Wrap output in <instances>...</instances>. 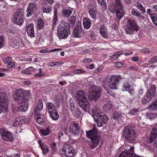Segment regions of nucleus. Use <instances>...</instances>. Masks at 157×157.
Masks as SVG:
<instances>
[{"label": "nucleus", "mask_w": 157, "mask_h": 157, "mask_svg": "<svg viewBox=\"0 0 157 157\" xmlns=\"http://www.w3.org/2000/svg\"><path fill=\"white\" fill-rule=\"evenodd\" d=\"M122 78V77L120 75H112L107 80L104 81L103 86L108 93L110 89H117L119 82Z\"/></svg>", "instance_id": "1"}, {"label": "nucleus", "mask_w": 157, "mask_h": 157, "mask_svg": "<svg viewBox=\"0 0 157 157\" xmlns=\"http://www.w3.org/2000/svg\"><path fill=\"white\" fill-rule=\"evenodd\" d=\"M92 117L97 126L101 127L103 125L102 123L105 124L107 122L108 118L106 115L102 113L99 108L96 107L92 110Z\"/></svg>", "instance_id": "2"}, {"label": "nucleus", "mask_w": 157, "mask_h": 157, "mask_svg": "<svg viewBox=\"0 0 157 157\" xmlns=\"http://www.w3.org/2000/svg\"><path fill=\"white\" fill-rule=\"evenodd\" d=\"M76 98L79 106L84 111H86L90 103L84 92L82 90H78L76 93Z\"/></svg>", "instance_id": "3"}, {"label": "nucleus", "mask_w": 157, "mask_h": 157, "mask_svg": "<svg viewBox=\"0 0 157 157\" xmlns=\"http://www.w3.org/2000/svg\"><path fill=\"white\" fill-rule=\"evenodd\" d=\"M43 102L41 99H40L38 103L35 108V119L36 122L41 124H43L46 121V118L41 114L40 113V111L43 109Z\"/></svg>", "instance_id": "4"}, {"label": "nucleus", "mask_w": 157, "mask_h": 157, "mask_svg": "<svg viewBox=\"0 0 157 157\" xmlns=\"http://www.w3.org/2000/svg\"><path fill=\"white\" fill-rule=\"evenodd\" d=\"M86 136L91 141L92 148H94L98 145L101 137L98 135V131L95 129H94L89 131L86 132Z\"/></svg>", "instance_id": "5"}, {"label": "nucleus", "mask_w": 157, "mask_h": 157, "mask_svg": "<svg viewBox=\"0 0 157 157\" xmlns=\"http://www.w3.org/2000/svg\"><path fill=\"white\" fill-rule=\"evenodd\" d=\"M67 23L59 25L57 29V35L60 39H66L70 33L69 28Z\"/></svg>", "instance_id": "6"}, {"label": "nucleus", "mask_w": 157, "mask_h": 157, "mask_svg": "<svg viewBox=\"0 0 157 157\" xmlns=\"http://www.w3.org/2000/svg\"><path fill=\"white\" fill-rule=\"evenodd\" d=\"M109 9L112 13H114L115 12H116L117 17L119 20L121 19L124 14L123 6L120 0H116L114 5V8L113 9L110 6Z\"/></svg>", "instance_id": "7"}, {"label": "nucleus", "mask_w": 157, "mask_h": 157, "mask_svg": "<svg viewBox=\"0 0 157 157\" xmlns=\"http://www.w3.org/2000/svg\"><path fill=\"white\" fill-rule=\"evenodd\" d=\"M123 135L126 139L130 141H134L136 137L135 131L129 125L125 127L123 130Z\"/></svg>", "instance_id": "8"}, {"label": "nucleus", "mask_w": 157, "mask_h": 157, "mask_svg": "<svg viewBox=\"0 0 157 157\" xmlns=\"http://www.w3.org/2000/svg\"><path fill=\"white\" fill-rule=\"evenodd\" d=\"M8 99L6 94L0 93V113L7 110L8 107Z\"/></svg>", "instance_id": "9"}, {"label": "nucleus", "mask_w": 157, "mask_h": 157, "mask_svg": "<svg viewBox=\"0 0 157 157\" xmlns=\"http://www.w3.org/2000/svg\"><path fill=\"white\" fill-rule=\"evenodd\" d=\"M138 30V25L135 20H130L127 21V25L125 29L127 34L132 35L134 30L137 31Z\"/></svg>", "instance_id": "10"}, {"label": "nucleus", "mask_w": 157, "mask_h": 157, "mask_svg": "<svg viewBox=\"0 0 157 157\" xmlns=\"http://www.w3.org/2000/svg\"><path fill=\"white\" fill-rule=\"evenodd\" d=\"M24 14L22 10L18 9L13 18V21L14 23L17 25L21 26L24 23Z\"/></svg>", "instance_id": "11"}, {"label": "nucleus", "mask_w": 157, "mask_h": 157, "mask_svg": "<svg viewBox=\"0 0 157 157\" xmlns=\"http://www.w3.org/2000/svg\"><path fill=\"white\" fill-rule=\"evenodd\" d=\"M89 97L92 100L96 101L101 95L100 89L96 86L90 87L89 88Z\"/></svg>", "instance_id": "12"}, {"label": "nucleus", "mask_w": 157, "mask_h": 157, "mask_svg": "<svg viewBox=\"0 0 157 157\" xmlns=\"http://www.w3.org/2000/svg\"><path fill=\"white\" fill-rule=\"evenodd\" d=\"M60 151L67 157H72L74 155V149L70 145L65 143L62 149H60Z\"/></svg>", "instance_id": "13"}, {"label": "nucleus", "mask_w": 157, "mask_h": 157, "mask_svg": "<svg viewBox=\"0 0 157 157\" xmlns=\"http://www.w3.org/2000/svg\"><path fill=\"white\" fill-rule=\"evenodd\" d=\"M16 102L18 103V109L20 111L25 112L28 109L29 104L28 101L25 99H14Z\"/></svg>", "instance_id": "14"}, {"label": "nucleus", "mask_w": 157, "mask_h": 157, "mask_svg": "<svg viewBox=\"0 0 157 157\" xmlns=\"http://www.w3.org/2000/svg\"><path fill=\"white\" fill-rule=\"evenodd\" d=\"M30 90H26L23 89L17 90L13 95L14 99H25V97L29 96L30 93Z\"/></svg>", "instance_id": "15"}, {"label": "nucleus", "mask_w": 157, "mask_h": 157, "mask_svg": "<svg viewBox=\"0 0 157 157\" xmlns=\"http://www.w3.org/2000/svg\"><path fill=\"white\" fill-rule=\"evenodd\" d=\"M0 133L2 139L6 141H12L13 137L11 133L2 128H0Z\"/></svg>", "instance_id": "16"}, {"label": "nucleus", "mask_w": 157, "mask_h": 157, "mask_svg": "<svg viewBox=\"0 0 157 157\" xmlns=\"http://www.w3.org/2000/svg\"><path fill=\"white\" fill-rule=\"evenodd\" d=\"M12 42L13 47L19 48L20 49L25 47V45L22 40L17 37L13 38Z\"/></svg>", "instance_id": "17"}, {"label": "nucleus", "mask_w": 157, "mask_h": 157, "mask_svg": "<svg viewBox=\"0 0 157 157\" xmlns=\"http://www.w3.org/2000/svg\"><path fill=\"white\" fill-rule=\"evenodd\" d=\"M36 10L37 5L34 2L30 3L27 9L26 16L27 17L31 16Z\"/></svg>", "instance_id": "18"}, {"label": "nucleus", "mask_w": 157, "mask_h": 157, "mask_svg": "<svg viewBox=\"0 0 157 157\" xmlns=\"http://www.w3.org/2000/svg\"><path fill=\"white\" fill-rule=\"evenodd\" d=\"M121 90L123 91H128L131 94H133L134 92L133 88L131 86V84L128 82L123 83Z\"/></svg>", "instance_id": "19"}, {"label": "nucleus", "mask_w": 157, "mask_h": 157, "mask_svg": "<svg viewBox=\"0 0 157 157\" xmlns=\"http://www.w3.org/2000/svg\"><path fill=\"white\" fill-rule=\"evenodd\" d=\"M157 137V128H152L151 132L150 135L147 139V143H152Z\"/></svg>", "instance_id": "20"}, {"label": "nucleus", "mask_w": 157, "mask_h": 157, "mask_svg": "<svg viewBox=\"0 0 157 157\" xmlns=\"http://www.w3.org/2000/svg\"><path fill=\"white\" fill-rule=\"evenodd\" d=\"M70 131L73 134L77 135L79 133V126L75 122H72L70 126Z\"/></svg>", "instance_id": "21"}, {"label": "nucleus", "mask_w": 157, "mask_h": 157, "mask_svg": "<svg viewBox=\"0 0 157 157\" xmlns=\"http://www.w3.org/2000/svg\"><path fill=\"white\" fill-rule=\"evenodd\" d=\"M25 118L24 117H19L16 118L15 121L13 122V125L15 127H18L21 124L25 123Z\"/></svg>", "instance_id": "22"}, {"label": "nucleus", "mask_w": 157, "mask_h": 157, "mask_svg": "<svg viewBox=\"0 0 157 157\" xmlns=\"http://www.w3.org/2000/svg\"><path fill=\"white\" fill-rule=\"evenodd\" d=\"M26 30L27 34L29 36L31 37H34V25L33 24H29L27 26Z\"/></svg>", "instance_id": "23"}, {"label": "nucleus", "mask_w": 157, "mask_h": 157, "mask_svg": "<svg viewBox=\"0 0 157 157\" xmlns=\"http://www.w3.org/2000/svg\"><path fill=\"white\" fill-rule=\"evenodd\" d=\"M100 34L104 38H108L107 30L106 27L104 25H101L99 29Z\"/></svg>", "instance_id": "24"}, {"label": "nucleus", "mask_w": 157, "mask_h": 157, "mask_svg": "<svg viewBox=\"0 0 157 157\" xmlns=\"http://www.w3.org/2000/svg\"><path fill=\"white\" fill-rule=\"evenodd\" d=\"M132 14L134 16L138 17V19L140 21H144V17L141 15L139 11H137L135 9H133L131 11Z\"/></svg>", "instance_id": "25"}, {"label": "nucleus", "mask_w": 157, "mask_h": 157, "mask_svg": "<svg viewBox=\"0 0 157 157\" xmlns=\"http://www.w3.org/2000/svg\"><path fill=\"white\" fill-rule=\"evenodd\" d=\"M38 143L40 147L43 154H47L49 151L48 147L46 145L44 142H42L41 140H39Z\"/></svg>", "instance_id": "26"}, {"label": "nucleus", "mask_w": 157, "mask_h": 157, "mask_svg": "<svg viewBox=\"0 0 157 157\" xmlns=\"http://www.w3.org/2000/svg\"><path fill=\"white\" fill-rule=\"evenodd\" d=\"M80 31V25L78 26V27L76 26L73 33V36L75 38L79 37L80 36L79 33Z\"/></svg>", "instance_id": "27"}, {"label": "nucleus", "mask_w": 157, "mask_h": 157, "mask_svg": "<svg viewBox=\"0 0 157 157\" xmlns=\"http://www.w3.org/2000/svg\"><path fill=\"white\" fill-rule=\"evenodd\" d=\"M83 24L85 28L88 29L91 25L90 20L88 18H84L83 21Z\"/></svg>", "instance_id": "28"}, {"label": "nucleus", "mask_w": 157, "mask_h": 157, "mask_svg": "<svg viewBox=\"0 0 157 157\" xmlns=\"http://www.w3.org/2000/svg\"><path fill=\"white\" fill-rule=\"evenodd\" d=\"M49 113L50 117L52 120L56 121L59 119V115L56 109Z\"/></svg>", "instance_id": "29"}, {"label": "nucleus", "mask_w": 157, "mask_h": 157, "mask_svg": "<svg viewBox=\"0 0 157 157\" xmlns=\"http://www.w3.org/2000/svg\"><path fill=\"white\" fill-rule=\"evenodd\" d=\"M88 13L90 17L93 19H95L96 18L97 11L95 9L93 8L89 9Z\"/></svg>", "instance_id": "30"}, {"label": "nucleus", "mask_w": 157, "mask_h": 157, "mask_svg": "<svg viewBox=\"0 0 157 157\" xmlns=\"http://www.w3.org/2000/svg\"><path fill=\"white\" fill-rule=\"evenodd\" d=\"M47 109L49 111V113L56 110V107L54 104L51 102H48L46 103Z\"/></svg>", "instance_id": "31"}, {"label": "nucleus", "mask_w": 157, "mask_h": 157, "mask_svg": "<svg viewBox=\"0 0 157 157\" xmlns=\"http://www.w3.org/2000/svg\"><path fill=\"white\" fill-rule=\"evenodd\" d=\"M61 50L60 48H55L51 50H49L48 48L40 50L39 52L40 53H44L47 52H56L57 51H60Z\"/></svg>", "instance_id": "32"}, {"label": "nucleus", "mask_w": 157, "mask_h": 157, "mask_svg": "<svg viewBox=\"0 0 157 157\" xmlns=\"http://www.w3.org/2000/svg\"><path fill=\"white\" fill-rule=\"evenodd\" d=\"M50 132L51 130L49 127H48L45 129H41L40 130L41 134L45 136L48 135Z\"/></svg>", "instance_id": "33"}, {"label": "nucleus", "mask_w": 157, "mask_h": 157, "mask_svg": "<svg viewBox=\"0 0 157 157\" xmlns=\"http://www.w3.org/2000/svg\"><path fill=\"white\" fill-rule=\"evenodd\" d=\"M123 52L122 51H121L115 53L110 58L111 60H114L116 59L119 56L123 54Z\"/></svg>", "instance_id": "34"}, {"label": "nucleus", "mask_w": 157, "mask_h": 157, "mask_svg": "<svg viewBox=\"0 0 157 157\" xmlns=\"http://www.w3.org/2000/svg\"><path fill=\"white\" fill-rule=\"evenodd\" d=\"M152 97L151 95H150L149 93H147L144 97L142 102L144 104H146L147 102H149L151 99Z\"/></svg>", "instance_id": "35"}, {"label": "nucleus", "mask_w": 157, "mask_h": 157, "mask_svg": "<svg viewBox=\"0 0 157 157\" xmlns=\"http://www.w3.org/2000/svg\"><path fill=\"white\" fill-rule=\"evenodd\" d=\"M156 88V86H155L152 85L147 93H149L150 95H151L152 97H154L155 94Z\"/></svg>", "instance_id": "36"}, {"label": "nucleus", "mask_w": 157, "mask_h": 157, "mask_svg": "<svg viewBox=\"0 0 157 157\" xmlns=\"http://www.w3.org/2000/svg\"><path fill=\"white\" fill-rule=\"evenodd\" d=\"M135 6L142 11L144 13H145L146 11L145 8L140 3L136 2L135 4Z\"/></svg>", "instance_id": "37"}, {"label": "nucleus", "mask_w": 157, "mask_h": 157, "mask_svg": "<svg viewBox=\"0 0 157 157\" xmlns=\"http://www.w3.org/2000/svg\"><path fill=\"white\" fill-rule=\"evenodd\" d=\"M72 11L69 9H66L63 10V15L64 17H68L71 14Z\"/></svg>", "instance_id": "38"}, {"label": "nucleus", "mask_w": 157, "mask_h": 157, "mask_svg": "<svg viewBox=\"0 0 157 157\" xmlns=\"http://www.w3.org/2000/svg\"><path fill=\"white\" fill-rule=\"evenodd\" d=\"M37 22L38 28L39 29L42 28L44 26V20L41 19H38Z\"/></svg>", "instance_id": "39"}, {"label": "nucleus", "mask_w": 157, "mask_h": 157, "mask_svg": "<svg viewBox=\"0 0 157 157\" xmlns=\"http://www.w3.org/2000/svg\"><path fill=\"white\" fill-rule=\"evenodd\" d=\"M113 105L111 101L108 102L106 104H105L103 106V109L105 111L111 108Z\"/></svg>", "instance_id": "40"}, {"label": "nucleus", "mask_w": 157, "mask_h": 157, "mask_svg": "<svg viewBox=\"0 0 157 157\" xmlns=\"http://www.w3.org/2000/svg\"><path fill=\"white\" fill-rule=\"evenodd\" d=\"M122 117L121 113L118 112H115L113 115V118L114 119H121Z\"/></svg>", "instance_id": "41"}, {"label": "nucleus", "mask_w": 157, "mask_h": 157, "mask_svg": "<svg viewBox=\"0 0 157 157\" xmlns=\"http://www.w3.org/2000/svg\"><path fill=\"white\" fill-rule=\"evenodd\" d=\"M54 15L53 21L54 26L56 24V22L57 21V10L56 8H55L54 9Z\"/></svg>", "instance_id": "42"}, {"label": "nucleus", "mask_w": 157, "mask_h": 157, "mask_svg": "<svg viewBox=\"0 0 157 157\" xmlns=\"http://www.w3.org/2000/svg\"><path fill=\"white\" fill-rule=\"evenodd\" d=\"M149 109L151 111L157 110V101L151 105L149 107Z\"/></svg>", "instance_id": "43"}, {"label": "nucleus", "mask_w": 157, "mask_h": 157, "mask_svg": "<svg viewBox=\"0 0 157 157\" xmlns=\"http://www.w3.org/2000/svg\"><path fill=\"white\" fill-rule=\"evenodd\" d=\"M146 116L148 119H151L156 117L157 115L155 113H148L146 115Z\"/></svg>", "instance_id": "44"}, {"label": "nucleus", "mask_w": 157, "mask_h": 157, "mask_svg": "<svg viewBox=\"0 0 157 157\" xmlns=\"http://www.w3.org/2000/svg\"><path fill=\"white\" fill-rule=\"evenodd\" d=\"M43 11L44 13H48L52 11L51 7L48 6L45 7H43L42 8Z\"/></svg>", "instance_id": "45"}, {"label": "nucleus", "mask_w": 157, "mask_h": 157, "mask_svg": "<svg viewBox=\"0 0 157 157\" xmlns=\"http://www.w3.org/2000/svg\"><path fill=\"white\" fill-rule=\"evenodd\" d=\"M44 73L42 72V69L41 68L39 69V73L35 74L34 76L36 77H41L44 75Z\"/></svg>", "instance_id": "46"}, {"label": "nucleus", "mask_w": 157, "mask_h": 157, "mask_svg": "<svg viewBox=\"0 0 157 157\" xmlns=\"http://www.w3.org/2000/svg\"><path fill=\"white\" fill-rule=\"evenodd\" d=\"M150 18L153 23L157 26V17L156 16L155 14L151 16Z\"/></svg>", "instance_id": "47"}, {"label": "nucleus", "mask_w": 157, "mask_h": 157, "mask_svg": "<svg viewBox=\"0 0 157 157\" xmlns=\"http://www.w3.org/2000/svg\"><path fill=\"white\" fill-rule=\"evenodd\" d=\"M132 154H127L125 152H122L118 157H131Z\"/></svg>", "instance_id": "48"}, {"label": "nucleus", "mask_w": 157, "mask_h": 157, "mask_svg": "<svg viewBox=\"0 0 157 157\" xmlns=\"http://www.w3.org/2000/svg\"><path fill=\"white\" fill-rule=\"evenodd\" d=\"M138 111V109H133L131 110L129 112V114H130L134 115L137 114Z\"/></svg>", "instance_id": "49"}, {"label": "nucleus", "mask_w": 157, "mask_h": 157, "mask_svg": "<svg viewBox=\"0 0 157 157\" xmlns=\"http://www.w3.org/2000/svg\"><path fill=\"white\" fill-rule=\"evenodd\" d=\"M4 37L3 35L0 36V48H2L4 45Z\"/></svg>", "instance_id": "50"}, {"label": "nucleus", "mask_w": 157, "mask_h": 157, "mask_svg": "<svg viewBox=\"0 0 157 157\" xmlns=\"http://www.w3.org/2000/svg\"><path fill=\"white\" fill-rule=\"evenodd\" d=\"M74 73L75 74H82L84 72V71L80 69H78L74 70L73 71Z\"/></svg>", "instance_id": "51"}, {"label": "nucleus", "mask_w": 157, "mask_h": 157, "mask_svg": "<svg viewBox=\"0 0 157 157\" xmlns=\"http://www.w3.org/2000/svg\"><path fill=\"white\" fill-rule=\"evenodd\" d=\"M99 3L104 7L106 6V2L104 0H97Z\"/></svg>", "instance_id": "52"}, {"label": "nucleus", "mask_w": 157, "mask_h": 157, "mask_svg": "<svg viewBox=\"0 0 157 157\" xmlns=\"http://www.w3.org/2000/svg\"><path fill=\"white\" fill-rule=\"evenodd\" d=\"M157 62V56H155L152 58L149 61L151 63H154Z\"/></svg>", "instance_id": "53"}, {"label": "nucleus", "mask_w": 157, "mask_h": 157, "mask_svg": "<svg viewBox=\"0 0 157 157\" xmlns=\"http://www.w3.org/2000/svg\"><path fill=\"white\" fill-rule=\"evenodd\" d=\"M12 60L10 57H7L4 61V63H8L11 62Z\"/></svg>", "instance_id": "54"}, {"label": "nucleus", "mask_w": 157, "mask_h": 157, "mask_svg": "<svg viewBox=\"0 0 157 157\" xmlns=\"http://www.w3.org/2000/svg\"><path fill=\"white\" fill-rule=\"evenodd\" d=\"M9 63L7 65V67L9 68L13 67L15 66V63L13 62H12Z\"/></svg>", "instance_id": "55"}, {"label": "nucleus", "mask_w": 157, "mask_h": 157, "mask_svg": "<svg viewBox=\"0 0 157 157\" xmlns=\"http://www.w3.org/2000/svg\"><path fill=\"white\" fill-rule=\"evenodd\" d=\"M123 64L121 62H118L114 63V66L115 67L118 68L121 67L122 66Z\"/></svg>", "instance_id": "56"}, {"label": "nucleus", "mask_w": 157, "mask_h": 157, "mask_svg": "<svg viewBox=\"0 0 157 157\" xmlns=\"http://www.w3.org/2000/svg\"><path fill=\"white\" fill-rule=\"evenodd\" d=\"M56 62H50L48 63V65L50 67H53L56 66Z\"/></svg>", "instance_id": "57"}, {"label": "nucleus", "mask_w": 157, "mask_h": 157, "mask_svg": "<svg viewBox=\"0 0 157 157\" xmlns=\"http://www.w3.org/2000/svg\"><path fill=\"white\" fill-rule=\"evenodd\" d=\"M28 71L29 72L31 73V74H32V72H34L35 71V69L32 67H30L27 68Z\"/></svg>", "instance_id": "58"}, {"label": "nucleus", "mask_w": 157, "mask_h": 157, "mask_svg": "<svg viewBox=\"0 0 157 157\" xmlns=\"http://www.w3.org/2000/svg\"><path fill=\"white\" fill-rule=\"evenodd\" d=\"M21 73L22 74H26V75H30L31 73L29 72L28 71V70L26 69L24 70H22L21 71Z\"/></svg>", "instance_id": "59"}, {"label": "nucleus", "mask_w": 157, "mask_h": 157, "mask_svg": "<svg viewBox=\"0 0 157 157\" xmlns=\"http://www.w3.org/2000/svg\"><path fill=\"white\" fill-rule=\"evenodd\" d=\"M83 61L84 63H90L92 61V60L90 58H86L84 59L83 60Z\"/></svg>", "instance_id": "60"}, {"label": "nucleus", "mask_w": 157, "mask_h": 157, "mask_svg": "<svg viewBox=\"0 0 157 157\" xmlns=\"http://www.w3.org/2000/svg\"><path fill=\"white\" fill-rule=\"evenodd\" d=\"M151 10L150 9H148L147 10V13L150 16V17L151 16L155 14L154 13H151Z\"/></svg>", "instance_id": "61"}, {"label": "nucleus", "mask_w": 157, "mask_h": 157, "mask_svg": "<svg viewBox=\"0 0 157 157\" xmlns=\"http://www.w3.org/2000/svg\"><path fill=\"white\" fill-rule=\"evenodd\" d=\"M139 57L137 56H135L132 58V60L133 61H138L139 60Z\"/></svg>", "instance_id": "62"}, {"label": "nucleus", "mask_w": 157, "mask_h": 157, "mask_svg": "<svg viewBox=\"0 0 157 157\" xmlns=\"http://www.w3.org/2000/svg\"><path fill=\"white\" fill-rule=\"evenodd\" d=\"M56 66H55L59 67L60 65H62L63 63V62H56Z\"/></svg>", "instance_id": "63"}, {"label": "nucleus", "mask_w": 157, "mask_h": 157, "mask_svg": "<svg viewBox=\"0 0 157 157\" xmlns=\"http://www.w3.org/2000/svg\"><path fill=\"white\" fill-rule=\"evenodd\" d=\"M103 68H104L103 66H100L97 69V71L98 72H99L100 71H101L103 70Z\"/></svg>", "instance_id": "64"}]
</instances>
